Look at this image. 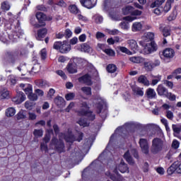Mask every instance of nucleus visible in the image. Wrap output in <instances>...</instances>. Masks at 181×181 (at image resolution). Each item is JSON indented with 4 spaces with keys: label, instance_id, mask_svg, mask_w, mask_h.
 Wrapping results in <instances>:
<instances>
[{
    "label": "nucleus",
    "instance_id": "nucleus-47",
    "mask_svg": "<svg viewBox=\"0 0 181 181\" xmlns=\"http://www.w3.org/2000/svg\"><path fill=\"white\" fill-rule=\"evenodd\" d=\"M93 19L95 23H103V21H104V18L100 16V14H95L93 16Z\"/></svg>",
    "mask_w": 181,
    "mask_h": 181
},
{
    "label": "nucleus",
    "instance_id": "nucleus-13",
    "mask_svg": "<svg viewBox=\"0 0 181 181\" xmlns=\"http://www.w3.org/2000/svg\"><path fill=\"white\" fill-rule=\"evenodd\" d=\"M176 172L181 174V163L180 161L174 162L168 169L167 173L168 175H173Z\"/></svg>",
    "mask_w": 181,
    "mask_h": 181
},
{
    "label": "nucleus",
    "instance_id": "nucleus-22",
    "mask_svg": "<svg viewBox=\"0 0 181 181\" xmlns=\"http://www.w3.org/2000/svg\"><path fill=\"white\" fill-rule=\"evenodd\" d=\"M75 49H76V50H79V52H83L84 53H90V52H91V47H90L87 43L78 45L75 47Z\"/></svg>",
    "mask_w": 181,
    "mask_h": 181
},
{
    "label": "nucleus",
    "instance_id": "nucleus-40",
    "mask_svg": "<svg viewBox=\"0 0 181 181\" xmlns=\"http://www.w3.org/2000/svg\"><path fill=\"white\" fill-rule=\"evenodd\" d=\"M16 114V110L15 107H8L6 110V117H13Z\"/></svg>",
    "mask_w": 181,
    "mask_h": 181
},
{
    "label": "nucleus",
    "instance_id": "nucleus-37",
    "mask_svg": "<svg viewBox=\"0 0 181 181\" xmlns=\"http://www.w3.org/2000/svg\"><path fill=\"white\" fill-rule=\"evenodd\" d=\"M132 91L134 92V94H135V95H139L140 97H142V95H144V90H142V88L138 86H133Z\"/></svg>",
    "mask_w": 181,
    "mask_h": 181
},
{
    "label": "nucleus",
    "instance_id": "nucleus-43",
    "mask_svg": "<svg viewBox=\"0 0 181 181\" xmlns=\"http://www.w3.org/2000/svg\"><path fill=\"white\" fill-rule=\"evenodd\" d=\"M81 91H82L85 95H91L92 94L91 88L88 86H83L81 88Z\"/></svg>",
    "mask_w": 181,
    "mask_h": 181
},
{
    "label": "nucleus",
    "instance_id": "nucleus-46",
    "mask_svg": "<svg viewBox=\"0 0 181 181\" xmlns=\"http://www.w3.org/2000/svg\"><path fill=\"white\" fill-rule=\"evenodd\" d=\"M76 122L78 124V125H80V127H83V128L90 125V123L87 122V120L83 118H81Z\"/></svg>",
    "mask_w": 181,
    "mask_h": 181
},
{
    "label": "nucleus",
    "instance_id": "nucleus-53",
    "mask_svg": "<svg viewBox=\"0 0 181 181\" xmlns=\"http://www.w3.org/2000/svg\"><path fill=\"white\" fill-rule=\"evenodd\" d=\"M153 78L154 79L152 80V86H156V84H158V82L162 80V76L160 75H157L156 76H153Z\"/></svg>",
    "mask_w": 181,
    "mask_h": 181
},
{
    "label": "nucleus",
    "instance_id": "nucleus-38",
    "mask_svg": "<svg viewBox=\"0 0 181 181\" xmlns=\"http://www.w3.org/2000/svg\"><path fill=\"white\" fill-rule=\"evenodd\" d=\"M11 3L8 1H4L1 4V9L2 11H9L11 9Z\"/></svg>",
    "mask_w": 181,
    "mask_h": 181
},
{
    "label": "nucleus",
    "instance_id": "nucleus-3",
    "mask_svg": "<svg viewBox=\"0 0 181 181\" xmlns=\"http://www.w3.org/2000/svg\"><path fill=\"white\" fill-rule=\"evenodd\" d=\"M6 31L0 33V42L8 45L9 42H18L21 36H23L25 33L19 26V23L16 22L11 25V28H6Z\"/></svg>",
    "mask_w": 181,
    "mask_h": 181
},
{
    "label": "nucleus",
    "instance_id": "nucleus-32",
    "mask_svg": "<svg viewBox=\"0 0 181 181\" xmlns=\"http://www.w3.org/2000/svg\"><path fill=\"white\" fill-rule=\"evenodd\" d=\"M66 70L71 74H74V73H77V66L75 64H69L66 66Z\"/></svg>",
    "mask_w": 181,
    "mask_h": 181
},
{
    "label": "nucleus",
    "instance_id": "nucleus-42",
    "mask_svg": "<svg viewBox=\"0 0 181 181\" xmlns=\"http://www.w3.org/2000/svg\"><path fill=\"white\" fill-rule=\"evenodd\" d=\"M132 11H134V7L132 6H127L122 8V13L124 15H132Z\"/></svg>",
    "mask_w": 181,
    "mask_h": 181
},
{
    "label": "nucleus",
    "instance_id": "nucleus-20",
    "mask_svg": "<svg viewBox=\"0 0 181 181\" xmlns=\"http://www.w3.org/2000/svg\"><path fill=\"white\" fill-rule=\"evenodd\" d=\"M79 83H82L83 84H86V86H92L93 81H91V76L87 74L80 78H78Z\"/></svg>",
    "mask_w": 181,
    "mask_h": 181
},
{
    "label": "nucleus",
    "instance_id": "nucleus-35",
    "mask_svg": "<svg viewBox=\"0 0 181 181\" xmlns=\"http://www.w3.org/2000/svg\"><path fill=\"white\" fill-rule=\"evenodd\" d=\"M165 1L166 0H156L154 2H153L150 7L153 8H160L163 4H165Z\"/></svg>",
    "mask_w": 181,
    "mask_h": 181
},
{
    "label": "nucleus",
    "instance_id": "nucleus-33",
    "mask_svg": "<svg viewBox=\"0 0 181 181\" xmlns=\"http://www.w3.org/2000/svg\"><path fill=\"white\" fill-rule=\"evenodd\" d=\"M129 62L132 63H135L139 64L140 63H144V58L141 57H131L129 59Z\"/></svg>",
    "mask_w": 181,
    "mask_h": 181
},
{
    "label": "nucleus",
    "instance_id": "nucleus-36",
    "mask_svg": "<svg viewBox=\"0 0 181 181\" xmlns=\"http://www.w3.org/2000/svg\"><path fill=\"white\" fill-rule=\"evenodd\" d=\"M0 94V100H8L9 98V90L8 89H3Z\"/></svg>",
    "mask_w": 181,
    "mask_h": 181
},
{
    "label": "nucleus",
    "instance_id": "nucleus-55",
    "mask_svg": "<svg viewBox=\"0 0 181 181\" xmlns=\"http://www.w3.org/2000/svg\"><path fill=\"white\" fill-rule=\"evenodd\" d=\"M8 80H9L11 86H15V84H16V83L18 81V78L16 76H15L14 75H11L9 76Z\"/></svg>",
    "mask_w": 181,
    "mask_h": 181
},
{
    "label": "nucleus",
    "instance_id": "nucleus-50",
    "mask_svg": "<svg viewBox=\"0 0 181 181\" xmlns=\"http://www.w3.org/2000/svg\"><path fill=\"white\" fill-rule=\"evenodd\" d=\"M120 26L121 29H123V30H129V23L123 21L121 22L119 25Z\"/></svg>",
    "mask_w": 181,
    "mask_h": 181
},
{
    "label": "nucleus",
    "instance_id": "nucleus-56",
    "mask_svg": "<svg viewBox=\"0 0 181 181\" xmlns=\"http://www.w3.org/2000/svg\"><path fill=\"white\" fill-rule=\"evenodd\" d=\"M54 103L57 104V105L60 106L62 104H63V103H64V99L59 96L54 99Z\"/></svg>",
    "mask_w": 181,
    "mask_h": 181
},
{
    "label": "nucleus",
    "instance_id": "nucleus-54",
    "mask_svg": "<svg viewBox=\"0 0 181 181\" xmlns=\"http://www.w3.org/2000/svg\"><path fill=\"white\" fill-rule=\"evenodd\" d=\"M28 98L30 99V101H37L38 97L36 93H33V92H32L28 95Z\"/></svg>",
    "mask_w": 181,
    "mask_h": 181
},
{
    "label": "nucleus",
    "instance_id": "nucleus-59",
    "mask_svg": "<svg viewBox=\"0 0 181 181\" xmlns=\"http://www.w3.org/2000/svg\"><path fill=\"white\" fill-rule=\"evenodd\" d=\"M69 10L71 13H78V8L76 5L69 6Z\"/></svg>",
    "mask_w": 181,
    "mask_h": 181
},
{
    "label": "nucleus",
    "instance_id": "nucleus-44",
    "mask_svg": "<svg viewBox=\"0 0 181 181\" xmlns=\"http://www.w3.org/2000/svg\"><path fill=\"white\" fill-rule=\"evenodd\" d=\"M106 70L108 73H115L117 71V66L114 64H110L107 65Z\"/></svg>",
    "mask_w": 181,
    "mask_h": 181
},
{
    "label": "nucleus",
    "instance_id": "nucleus-5",
    "mask_svg": "<svg viewBox=\"0 0 181 181\" xmlns=\"http://www.w3.org/2000/svg\"><path fill=\"white\" fill-rule=\"evenodd\" d=\"M94 103H95L96 111L98 114H100V117L105 119L107 118V105L105 104V101L103 99V98L98 96L96 99H95ZM103 111V113L101 112Z\"/></svg>",
    "mask_w": 181,
    "mask_h": 181
},
{
    "label": "nucleus",
    "instance_id": "nucleus-26",
    "mask_svg": "<svg viewBox=\"0 0 181 181\" xmlns=\"http://www.w3.org/2000/svg\"><path fill=\"white\" fill-rule=\"evenodd\" d=\"M146 98L149 100H153V98H156V92L153 88H148L146 91Z\"/></svg>",
    "mask_w": 181,
    "mask_h": 181
},
{
    "label": "nucleus",
    "instance_id": "nucleus-48",
    "mask_svg": "<svg viewBox=\"0 0 181 181\" xmlns=\"http://www.w3.org/2000/svg\"><path fill=\"white\" fill-rule=\"evenodd\" d=\"M26 118V111L21 110L20 112L17 114V119H25Z\"/></svg>",
    "mask_w": 181,
    "mask_h": 181
},
{
    "label": "nucleus",
    "instance_id": "nucleus-63",
    "mask_svg": "<svg viewBox=\"0 0 181 181\" xmlns=\"http://www.w3.org/2000/svg\"><path fill=\"white\" fill-rule=\"evenodd\" d=\"M25 108H26V110H32V108H33V103L30 101H26L25 103Z\"/></svg>",
    "mask_w": 181,
    "mask_h": 181
},
{
    "label": "nucleus",
    "instance_id": "nucleus-41",
    "mask_svg": "<svg viewBox=\"0 0 181 181\" xmlns=\"http://www.w3.org/2000/svg\"><path fill=\"white\" fill-rule=\"evenodd\" d=\"M139 83L144 84V86H149V81L146 78V76L141 75L138 78Z\"/></svg>",
    "mask_w": 181,
    "mask_h": 181
},
{
    "label": "nucleus",
    "instance_id": "nucleus-17",
    "mask_svg": "<svg viewBox=\"0 0 181 181\" xmlns=\"http://www.w3.org/2000/svg\"><path fill=\"white\" fill-rule=\"evenodd\" d=\"M25 100H26V95L21 91L17 92V95L12 98V101L15 104H22Z\"/></svg>",
    "mask_w": 181,
    "mask_h": 181
},
{
    "label": "nucleus",
    "instance_id": "nucleus-2",
    "mask_svg": "<svg viewBox=\"0 0 181 181\" xmlns=\"http://www.w3.org/2000/svg\"><path fill=\"white\" fill-rule=\"evenodd\" d=\"M77 136L78 137L74 136L70 130H68V135L66 136H65L63 133H60L59 140H57L56 137H53L50 144V146L52 148V149H55L57 152L62 153V152H64V143H63V141H62V138H64L66 142L73 144L74 141H78V142H80V141L83 140V133L78 132Z\"/></svg>",
    "mask_w": 181,
    "mask_h": 181
},
{
    "label": "nucleus",
    "instance_id": "nucleus-57",
    "mask_svg": "<svg viewBox=\"0 0 181 181\" xmlns=\"http://www.w3.org/2000/svg\"><path fill=\"white\" fill-rule=\"evenodd\" d=\"M74 97H76V93H69L65 95V98L67 101H71V100H74Z\"/></svg>",
    "mask_w": 181,
    "mask_h": 181
},
{
    "label": "nucleus",
    "instance_id": "nucleus-16",
    "mask_svg": "<svg viewBox=\"0 0 181 181\" xmlns=\"http://www.w3.org/2000/svg\"><path fill=\"white\" fill-rule=\"evenodd\" d=\"M139 144L140 145L141 152L145 153V155H148V153H149V144H148V140L146 139H140Z\"/></svg>",
    "mask_w": 181,
    "mask_h": 181
},
{
    "label": "nucleus",
    "instance_id": "nucleus-25",
    "mask_svg": "<svg viewBox=\"0 0 181 181\" xmlns=\"http://www.w3.org/2000/svg\"><path fill=\"white\" fill-rule=\"evenodd\" d=\"M175 56V50L171 48H167L163 52V57L166 59H172Z\"/></svg>",
    "mask_w": 181,
    "mask_h": 181
},
{
    "label": "nucleus",
    "instance_id": "nucleus-58",
    "mask_svg": "<svg viewBox=\"0 0 181 181\" xmlns=\"http://www.w3.org/2000/svg\"><path fill=\"white\" fill-rule=\"evenodd\" d=\"M104 52L107 55L112 57L115 56V52L112 49H105Z\"/></svg>",
    "mask_w": 181,
    "mask_h": 181
},
{
    "label": "nucleus",
    "instance_id": "nucleus-64",
    "mask_svg": "<svg viewBox=\"0 0 181 181\" xmlns=\"http://www.w3.org/2000/svg\"><path fill=\"white\" fill-rule=\"evenodd\" d=\"M172 146L173 149H177V148L180 146V143L179 142V141L174 139L172 143Z\"/></svg>",
    "mask_w": 181,
    "mask_h": 181
},
{
    "label": "nucleus",
    "instance_id": "nucleus-12",
    "mask_svg": "<svg viewBox=\"0 0 181 181\" xmlns=\"http://www.w3.org/2000/svg\"><path fill=\"white\" fill-rule=\"evenodd\" d=\"M131 154L133 155L134 156V158H136V159H138L139 156H138V151H136V149H132L131 151H127L124 153V158L127 160V162H128V163L129 165H134V163H135V162H134V159H132Z\"/></svg>",
    "mask_w": 181,
    "mask_h": 181
},
{
    "label": "nucleus",
    "instance_id": "nucleus-29",
    "mask_svg": "<svg viewBox=\"0 0 181 181\" xmlns=\"http://www.w3.org/2000/svg\"><path fill=\"white\" fill-rule=\"evenodd\" d=\"M47 33V29L42 28L37 31V35L36 37L37 40H42Z\"/></svg>",
    "mask_w": 181,
    "mask_h": 181
},
{
    "label": "nucleus",
    "instance_id": "nucleus-62",
    "mask_svg": "<svg viewBox=\"0 0 181 181\" xmlns=\"http://www.w3.org/2000/svg\"><path fill=\"white\" fill-rule=\"evenodd\" d=\"M40 54L41 56V59L42 60H45L46 59V57H47V52L46 51V49H42L40 52Z\"/></svg>",
    "mask_w": 181,
    "mask_h": 181
},
{
    "label": "nucleus",
    "instance_id": "nucleus-45",
    "mask_svg": "<svg viewBox=\"0 0 181 181\" xmlns=\"http://www.w3.org/2000/svg\"><path fill=\"white\" fill-rule=\"evenodd\" d=\"M35 84L40 88H43V87H46V86H49V83L45 80H38L35 82Z\"/></svg>",
    "mask_w": 181,
    "mask_h": 181
},
{
    "label": "nucleus",
    "instance_id": "nucleus-27",
    "mask_svg": "<svg viewBox=\"0 0 181 181\" xmlns=\"http://www.w3.org/2000/svg\"><path fill=\"white\" fill-rule=\"evenodd\" d=\"M157 93L158 95H164V97H166L168 95V89L166 88L163 87V85H158L157 88Z\"/></svg>",
    "mask_w": 181,
    "mask_h": 181
},
{
    "label": "nucleus",
    "instance_id": "nucleus-49",
    "mask_svg": "<svg viewBox=\"0 0 181 181\" xmlns=\"http://www.w3.org/2000/svg\"><path fill=\"white\" fill-rule=\"evenodd\" d=\"M30 23H31L33 26H35V28H40V25H39L36 21V18L35 17V16H32L30 17Z\"/></svg>",
    "mask_w": 181,
    "mask_h": 181
},
{
    "label": "nucleus",
    "instance_id": "nucleus-61",
    "mask_svg": "<svg viewBox=\"0 0 181 181\" xmlns=\"http://www.w3.org/2000/svg\"><path fill=\"white\" fill-rule=\"evenodd\" d=\"M40 149L42 152H47L49 151V148H47V144L42 142L40 144Z\"/></svg>",
    "mask_w": 181,
    "mask_h": 181
},
{
    "label": "nucleus",
    "instance_id": "nucleus-34",
    "mask_svg": "<svg viewBox=\"0 0 181 181\" xmlns=\"http://www.w3.org/2000/svg\"><path fill=\"white\" fill-rule=\"evenodd\" d=\"M35 18L40 23H43L46 21V16L42 12H37L35 15Z\"/></svg>",
    "mask_w": 181,
    "mask_h": 181
},
{
    "label": "nucleus",
    "instance_id": "nucleus-15",
    "mask_svg": "<svg viewBox=\"0 0 181 181\" xmlns=\"http://www.w3.org/2000/svg\"><path fill=\"white\" fill-rule=\"evenodd\" d=\"M142 15V11L139 10H134L132 11L131 16H126L124 18V21H127V22H134V21H136L137 18L136 16H141Z\"/></svg>",
    "mask_w": 181,
    "mask_h": 181
},
{
    "label": "nucleus",
    "instance_id": "nucleus-14",
    "mask_svg": "<svg viewBox=\"0 0 181 181\" xmlns=\"http://www.w3.org/2000/svg\"><path fill=\"white\" fill-rule=\"evenodd\" d=\"M119 163L118 166H116L114 169H117V170H119L121 173H129V168H128V165L124 162V160L122 158H119L117 160Z\"/></svg>",
    "mask_w": 181,
    "mask_h": 181
},
{
    "label": "nucleus",
    "instance_id": "nucleus-18",
    "mask_svg": "<svg viewBox=\"0 0 181 181\" xmlns=\"http://www.w3.org/2000/svg\"><path fill=\"white\" fill-rule=\"evenodd\" d=\"M144 26H145L144 21H136L132 25V32H141L144 29Z\"/></svg>",
    "mask_w": 181,
    "mask_h": 181
},
{
    "label": "nucleus",
    "instance_id": "nucleus-4",
    "mask_svg": "<svg viewBox=\"0 0 181 181\" xmlns=\"http://www.w3.org/2000/svg\"><path fill=\"white\" fill-rule=\"evenodd\" d=\"M165 149V142L160 138H154L151 141L150 152L153 155H159Z\"/></svg>",
    "mask_w": 181,
    "mask_h": 181
},
{
    "label": "nucleus",
    "instance_id": "nucleus-31",
    "mask_svg": "<svg viewBox=\"0 0 181 181\" xmlns=\"http://www.w3.org/2000/svg\"><path fill=\"white\" fill-rule=\"evenodd\" d=\"M127 44L129 45L130 49L133 50V52H136V50H138V44H136V41L134 40H127Z\"/></svg>",
    "mask_w": 181,
    "mask_h": 181
},
{
    "label": "nucleus",
    "instance_id": "nucleus-8",
    "mask_svg": "<svg viewBox=\"0 0 181 181\" xmlns=\"http://www.w3.org/2000/svg\"><path fill=\"white\" fill-rule=\"evenodd\" d=\"M54 49L59 50L60 53H69L71 50V45L67 43V41L56 42L54 44Z\"/></svg>",
    "mask_w": 181,
    "mask_h": 181
},
{
    "label": "nucleus",
    "instance_id": "nucleus-10",
    "mask_svg": "<svg viewBox=\"0 0 181 181\" xmlns=\"http://www.w3.org/2000/svg\"><path fill=\"white\" fill-rule=\"evenodd\" d=\"M144 66L146 71H152L155 67L160 66V61L159 59L154 61L147 59L144 62Z\"/></svg>",
    "mask_w": 181,
    "mask_h": 181
},
{
    "label": "nucleus",
    "instance_id": "nucleus-23",
    "mask_svg": "<svg viewBox=\"0 0 181 181\" xmlns=\"http://www.w3.org/2000/svg\"><path fill=\"white\" fill-rule=\"evenodd\" d=\"M20 87L23 88L26 95H28L29 94H31L32 92H33V88L32 87V85L29 83H21Z\"/></svg>",
    "mask_w": 181,
    "mask_h": 181
},
{
    "label": "nucleus",
    "instance_id": "nucleus-6",
    "mask_svg": "<svg viewBox=\"0 0 181 181\" xmlns=\"http://www.w3.org/2000/svg\"><path fill=\"white\" fill-rule=\"evenodd\" d=\"M26 53H28V51L25 49H21L20 54L18 51L7 52L4 56V62L13 64L16 59H18L19 56H25Z\"/></svg>",
    "mask_w": 181,
    "mask_h": 181
},
{
    "label": "nucleus",
    "instance_id": "nucleus-51",
    "mask_svg": "<svg viewBox=\"0 0 181 181\" xmlns=\"http://www.w3.org/2000/svg\"><path fill=\"white\" fill-rule=\"evenodd\" d=\"M72 159H78L83 156V151H75L74 153H71Z\"/></svg>",
    "mask_w": 181,
    "mask_h": 181
},
{
    "label": "nucleus",
    "instance_id": "nucleus-7",
    "mask_svg": "<svg viewBox=\"0 0 181 181\" xmlns=\"http://www.w3.org/2000/svg\"><path fill=\"white\" fill-rule=\"evenodd\" d=\"M88 105L87 103L82 102L81 103V108L79 110L77 111L78 115L80 117H88L90 121H94L95 119V115L94 113L88 111Z\"/></svg>",
    "mask_w": 181,
    "mask_h": 181
},
{
    "label": "nucleus",
    "instance_id": "nucleus-60",
    "mask_svg": "<svg viewBox=\"0 0 181 181\" xmlns=\"http://www.w3.org/2000/svg\"><path fill=\"white\" fill-rule=\"evenodd\" d=\"M119 50L120 52H122V53H125L126 54H129V55L132 54V52L125 47H120Z\"/></svg>",
    "mask_w": 181,
    "mask_h": 181
},
{
    "label": "nucleus",
    "instance_id": "nucleus-9",
    "mask_svg": "<svg viewBox=\"0 0 181 181\" xmlns=\"http://www.w3.org/2000/svg\"><path fill=\"white\" fill-rule=\"evenodd\" d=\"M139 45H141V46H144V52L145 54H151V53H153V52H156V50H158V45H156V43L154 42L145 45V41L141 40L139 41Z\"/></svg>",
    "mask_w": 181,
    "mask_h": 181
},
{
    "label": "nucleus",
    "instance_id": "nucleus-28",
    "mask_svg": "<svg viewBox=\"0 0 181 181\" xmlns=\"http://www.w3.org/2000/svg\"><path fill=\"white\" fill-rule=\"evenodd\" d=\"M159 29L160 32H162L163 36H164V37H168V36H170V28L160 25Z\"/></svg>",
    "mask_w": 181,
    "mask_h": 181
},
{
    "label": "nucleus",
    "instance_id": "nucleus-52",
    "mask_svg": "<svg viewBox=\"0 0 181 181\" xmlns=\"http://www.w3.org/2000/svg\"><path fill=\"white\" fill-rule=\"evenodd\" d=\"M33 134L35 135V138H40L41 136H43V130L35 129L33 132Z\"/></svg>",
    "mask_w": 181,
    "mask_h": 181
},
{
    "label": "nucleus",
    "instance_id": "nucleus-1",
    "mask_svg": "<svg viewBox=\"0 0 181 181\" xmlns=\"http://www.w3.org/2000/svg\"><path fill=\"white\" fill-rule=\"evenodd\" d=\"M132 128H142V125L136 122H129L125 123L124 125L117 127L115 134L110 136V139L106 149L99 156L98 160H100L102 163H104V160H105V159H108V156L111 155V153L108 151V149H110V146L114 141V139H117V136H118V135L125 136V133L124 132H127V131L132 129Z\"/></svg>",
    "mask_w": 181,
    "mask_h": 181
},
{
    "label": "nucleus",
    "instance_id": "nucleus-19",
    "mask_svg": "<svg viewBox=\"0 0 181 181\" xmlns=\"http://www.w3.org/2000/svg\"><path fill=\"white\" fill-rule=\"evenodd\" d=\"M113 172L115 175L111 174V173H107L106 176H110V179L112 181H124V177L118 174V170L117 169H114Z\"/></svg>",
    "mask_w": 181,
    "mask_h": 181
},
{
    "label": "nucleus",
    "instance_id": "nucleus-30",
    "mask_svg": "<svg viewBox=\"0 0 181 181\" xmlns=\"http://www.w3.org/2000/svg\"><path fill=\"white\" fill-rule=\"evenodd\" d=\"M173 2H175V0H167L163 11V12H165V13H168V12H169V11H170L171 8H172V4H173Z\"/></svg>",
    "mask_w": 181,
    "mask_h": 181
},
{
    "label": "nucleus",
    "instance_id": "nucleus-11",
    "mask_svg": "<svg viewBox=\"0 0 181 181\" xmlns=\"http://www.w3.org/2000/svg\"><path fill=\"white\" fill-rule=\"evenodd\" d=\"M6 21L10 23L5 25L6 29H11L12 25H15L16 22L18 23V26L21 28V23L18 20H16V16L13 15L11 12L7 13L6 16Z\"/></svg>",
    "mask_w": 181,
    "mask_h": 181
},
{
    "label": "nucleus",
    "instance_id": "nucleus-24",
    "mask_svg": "<svg viewBox=\"0 0 181 181\" xmlns=\"http://www.w3.org/2000/svg\"><path fill=\"white\" fill-rule=\"evenodd\" d=\"M81 4L82 6H84L88 9H92V8H94V6H95V4H94V0H81Z\"/></svg>",
    "mask_w": 181,
    "mask_h": 181
},
{
    "label": "nucleus",
    "instance_id": "nucleus-39",
    "mask_svg": "<svg viewBox=\"0 0 181 181\" xmlns=\"http://www.w3.org/2000/svg\"><path fill=\"white\" fill-rule=\"evenodd\" d=\"M155 39V34L153 33H147L142 37L143 40L148 42V40H153Z\"/></svg>",
    "mask_w": 181,
    "mask_h": 181
},
{
    "label": "nucleus",
    "instance_id": "nucleus-21",
    "mask_svg": "<svg viewBox=\"0 0 181 181\" xmlns=\"http://www.w3.org/2000/svg\"><path fill=\"white\" fill-rule=\"evenodd\" d=\"M172 129L173 131V136L181 141V124H172Z\"/></svg>",
    "mask_w": 181,
    "mask_h": 181
}]
</instances>
